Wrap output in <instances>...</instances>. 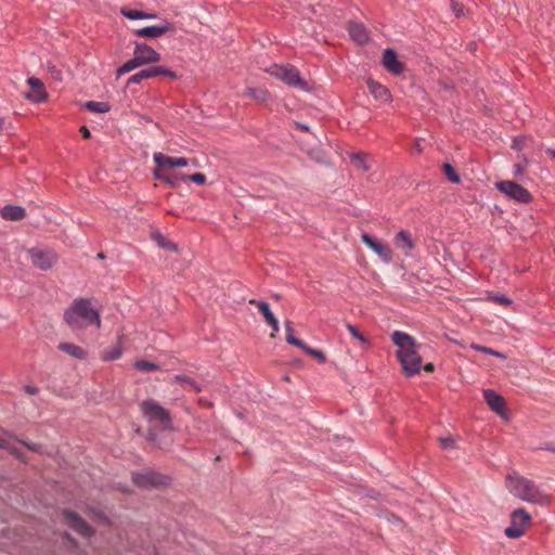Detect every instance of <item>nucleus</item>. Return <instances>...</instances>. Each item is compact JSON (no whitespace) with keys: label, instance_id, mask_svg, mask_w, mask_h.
Wrapping results in <instances>:
<instances>
[{"label":"nucleus","instance_id":"1","mask_svg":"<svg viewBox=\"0 0 555 555\" xmlns=\"http://www.w3.org/2000/svg\"><path fill=\"white\" fill-rule=\"evenodd\" d=\"M392 343L398 347L397 359L406 377H412L421 372L423 359L420 354L421 345L409 334L395 331L391 334Z\"/></svg>","mask_w":555,"mask_h":555},{"label":"nucleus","instance_id":"2","mask_svg":"<svg viewBox=\"0 0 555 555\" xmlns=\"http://www.w3.org/2000/svg\"><path fill=\"white\" fill-rule=\"evenodd\" d=\"M64 321L73 330H83L94 325L101 327V318L98 310L92 307L91 300L76 298L64 311Z\"/></svg>","mask_w":555,"mask_h":555},{"label":"nucleus","instance_id":"3","mask_svg":"<svg viewBox=\"0 0 555 555\" xmlns=\"http://www.w3.org/2000/svg\"><path fill=\"white\" fill-rule=\"evenodd\" d=\"M506 483L509 492L522 501L539 505H546L550 502L548 496L532 480L517 474L509 475Z\"/></svg>","mask_w":555,"mask_h":555},{"label":"nucleus","instance_id":"4","mask_svg":"<svg viewBox=\"0 0 555 555\" xmlns=\"http://www.w3.org/2000/svg\"><path fill=\"white\" fill-rule=\"evenodd\" d=\"M140 411L144 418L153 426L169 429L172 421L169 412L154 400H144L140 403Z\"/></svg>","mask_w":555,"mask_h":555},{"label":"nucleus","instance_id":"5","mask_svg":"<svg viewBox=\"0 0 555 555\" xmlns=\"http://www.w3.org/2000/svg\"><path fill=\"white\" fill-rule=\"evenodd\" d=\"M268 73L291 87L299 88L301 90L307 89L306 81L301 78L299 72L292 65L273 64L268 68Z\"/></svg>","mask_w":555,"mask_h":555},{"label":"nucleus","instance_id":"6","mask_svg":"<svg viewBox=\"0 0 555 555\" xmlns=\"http://www.w3.org/2000/svg\"><path fill=\"white\" fill-rule=\"evenodd\" d=\"M530 520V515L524 508L514 511L511 515L512 524L504 530L505 535L511 539L520 538L524 534L525 528L529 525Z\"/></svg>","mask_w":555,"mask_h":555},{"label":"nucleus","instance_id":"7","mask_svg":"<svg viewBox=\"0 0 555 555\" xmlns=\"http://www.w3.org/2000/svg\"><path fill=\"white\" fill-rule=\"evenodd\" d=\"M495 186L509 199H514L522 204L531 201V194L529 191L514 181H500L495 183Z\"/></svg>","mask_w":555,"mask_h":555},{"label":"nucleus","instance_id":"8","mask_svg":"<svg viewBox=\"0 0 555 555\" xmlns=\"http://www.w3.org/2000/svg\"><path fill=\"white\" fill-rule=\"evenodd\" d=\"M31 263L42 270H49L56 261V255L52 249L33 247L28 250Z\"/></svg>","mask_w":555,"mask_h":555},{"label":"nucleus","instance_id":"9","mask_svg":"<svg viewBox=\"0 0 555 555\" xmlns=\"http://www.w3.org/2000/svg\"><path fill=\"white\" fill-rule=\"evenodd\" d=\"M361 241L372 250L374 251L379 259L385 263H390L392 261V250L391 248L385 244L383 241L370 235L369 233L361 234Z\"/></svg>","mask_w":555,"mask_h":555},{"label":"nucleus","instance_id":"10","mask_svg":"<svg viewBox=\"0 0 555 555\" xmlns=\"http://www.w3.org/2000/svg\"><path fill=\"white\" fill-rule=\"evenodd\" d=\"M132 480L134 485L140 488H154L165 486L167 483L166 476L150 469L141 473H133Z\"/></svg>","mask_w":555,"mask_h":555},{"label":"nucleus","instance_id":"11","mask_svg":"<svg viewBox=\"0 0 555 555\" xmlns=\"http://www.w3.org/2000/svg\"><path fill=\"white\" fill-rule=\"evenodd\" d=\"M64 521L77 533L82 537L93 534V529L76 513L70 511L63 512Z\"/></svg>","mask_w":555,"mask_h":555},{"label":"nucleus","instance_id":"12","mask_svg":"<svg viewBox=\"0 0 555 555\" xmlns=\"http://www.w3.org/2000/svg\"><path fill=\"white\" fill-rule=\"evenodd\" d=\"M29 92L26 93V99L34 103H41L47 100L48 93L43 82L37 77H29L27 79Z\"/></svg>","mask_w":555,"mask_h":555},{"label":"nucleus","instance_id":"13","mask_svg":"<svg viewBox=\"0 0 555 555\" xmlns=\"http://www.w3.org/2000/svg\"><path fill=\"white\" fill-rule=\"evenodd\" d=\"M133 55L139 59L142 65L156 63L160 60V54L146 43H135Z\"/></svg>","mask_w":555,"mask_h":555},{"label":"nucleus","instance_id":"14","mask_svg":"<svg viewBox=\"0 0 555 555\" xmlns=\"http://www.w3.org/2000/svg\"><path fill=\"white\" fill-rule=\"evenodd\" d=\"M172 30V24L168 21H164L159 25L146 26L143 28L135 29L133 33L135 36L141 38H157L164 34Z\"/></svg>","mask_w":555,"mask_h":555},{"label":"nucleus","instance_id":"15","mask_svg":"<svg viewBox=\"0 0 555 555\" xmlns=\"http://www.w3.org/2000/svg\"><path fill=\"white\" fill-rule=\"evenodd\" d=\"M483 399L492 411H494L500 416L505 415V400L500 393L492 389H485Z\"/></svg>","mask_w":555,"mask_h":555},{"label":"nucleus","instance_id":"16","mask_svg":"<svg viewBox=\"0 0 555 555\" xmlns=\"http://www.w3.org/2000/svg\"><path fill=\"white\" fill-rule=\"evenodd\" d=\"M153 159L159 168L186 167L189 165V160L184 157H170L160 152L154 153Z\"/></svg>","mask_w":555,"mask_h":555},{"label":"nucleus","instance_id":"17","mask_svg":"<svg viewBox=\"0 0 555 555\" xmlns=\"http://www.w3.org/2000/svg\"><path fill=\"white\" fill-rule=\"evenodd\" d=\"M383 65L387 72L399 75L403 72V65L398 60L397 53L392 49H386L383 53Z\"/></svg>","mask_w":555,"mask_h":555},{"label":"nucleus","instance_id":"18","mask_svg":"<svg viewBox=\"0 0 555 555\" xmlns=\"http://www.w3.org/2000/svg\"><path fill=\"white\" fill-rule=\"evenodd\" d=\"M249 304L255 306L262 313L266 322L270 325L273 332L278 333L280 331L279 321L272 313L268 302L251 299L249 300Z\"/></svg>","mask_w":555,"mask_h":555},{"label":"nucleus","instance_id":"19","mask_svg":"<svg viewBox=\"0 0 555 555\" xmlns=\"http://www.w3.org/2000/svg\"><path fill=\"white\" fill-rule=\"evenodd\" d=\"M348 33L351 39L360 44H363L369 41V33L364 25H362L361 23H349Z\"/></svg>","mask_w":555,"mask_h":555},{"label":"nucleus","instance_id":"20","mask_svg":"<svg viewBox=\"0 0 555 555\" xmlns=\"http://www.w3.org/2000/svg\"><path fill=\"white\" fill-rule=\"evenodd\" d=\"M393 243L397 248L404 250L406 255L415 247L411 234L405 230H401L395 235Z\"/></svg>","mask_w":555,"mask_h":555},{"label":"nucleus","instance_id":"21","mask_svg":"<svg viewBox=\"0 0 555 555\" xmlns=\"http://www.w3.org/2000/svg\"><path fill=\"white\" fill-rule=\"evenodd\" d=\"M367 88L375 99L380 100L383 102H387L390 100V93L388 89L385 86L380 85L379 82L373 79H369Z\"/></svg>","mask_w":555,"mask_h":555},{"label":"nucleus","instance_id":"22","mask_svg":"<svg viewBox=\"0 0 555 555\" xmlns=\"http://www.w3.org/2000/svg\"><path fill=\"white\" fill-rule=\"evenodd\" d=\"M26 215L22 206L7 205L1 209V217L5 220H22Z\"/></svg>","mask_w":555,"mask_h":555},{"label":"nucleus","instance_id":"23","mask_svg":"<svg viewBox=\"0 0 555 555\" xmlns=\"http://www.w3.org/2000/svg\"><path fill=\"white\" fill-rule=\"evenodd\" d=\"M121 14L131 21L134 20H155L157 18L156 13H147L144 11L135 10V9H122Z\"/></svg>","mask_w":555,"mask_h":555},{"label":"nucleus","instance_id":"24","mask_svg":"<svg viewBox=\"0 0 555 555\" xmlns=\"http://www.w3.org/2000/svg\"><path fill=\"white\" fill-rule=\"evenodd\" d=\"M175 380L179 384H181L182 386H188L190 387L192 390H194L195 392H201L203 389H204V384L203 383H199L186 375H176L175 376Z\"/></svg>","mask_w":555,"mask_h":555},{"label":"nucleus","instance_id":"25","mask_svg":"<svg viewBox=\"0 0 555 555\" xmlns=\"http://www.w3.org/2000/svg\"><path fill=\"white\" fill-rule=\"evenodd\" d=\"M60 350L63 352L76 358V359H83L86 357V352L82 348H80L77 345L69 344V343H62L59 346Z\"/></svg>","mask_w":555,"mask_h":555},{"label":"nucleus","instance_id":"26","mask_svg":"<svg viewBox=\"0 0 555 555\" xmlns=\"http://www.w3.org/2000/svg\"><path fill=\"white\" fill-rule=\"evenodd\" d=\"M245 94L259 103H264L270 98L269 92L262 88L249 87L246 89Z\"/></svg>","mask_w":555,"mask_h":555},{"label":"nucleus","instance_id":"27","mask_svg":"<svg viewBox=\"0 0 555 555\" xmlns=\"http://www.w3.org/2000/svg\"><path fill=\"white\" fill-rule=\"evenodd\" d=\"M285 332H286L285 339L289 345L296 346L300 349L305 348V343L295 336V332L292 326V322L287 321L285 323Z\"/></svg>","mask_w":555,"mask_h":555},{"label":"nucleus","instance_id":"28","mask_svg":"<svg viewBox=\"0 0 555 555\" xmlns=\"http://www.w3.org/2000/svg\"><path fill=\"white\" fill-rule=\"evenodd\" d=\"M140 66H142V64L140 63L139 59H137V56L133 55L131 60L127 61L116 70V77L119 78L120 76L130 73Z\"/></svg>","mask_w":555,"mask_h":555},{"label":"nucleus","instance_id":"29","mask_svg":"<svg viewBox=\"0 0 555 555\" xmlns=\"http://www.w3.org/2000/svg\"><path fill=\"white\" fill-rule=\"evenodd\" d=\"M149 70L151 73V76L157 77V76H166L170 78H177L176 72L171 70L170 68H167L165 66H151L149 67Z\"/></svg>","mask_w":555,"mask_h":555},{"label":"nucleus","instance_id":"30","mask_svg":"<svg viewBox=\"0 0 555 555\" xmlns=\"http://www.w3.org/2000/svg\"><path fill=\"white\" fill-rule=\"evenodd\" d=\"M85 107L93 113H106L109 111V105L106 102L88 101Z\"/></svg>","mask_w":555,"mask_h":555},{"label":"nucleus","instance_id":"31","mask_svg":"<svg viewBox=\"0 0 555 555\" xmlns=\"http://www.w3.org/2000/svg\"><path fill=\"white\" fill-rule=\"evenodd\" d=\"M365 157H366V155L362 154V153H356V154L350 155L351 163L353 164V166L357 169H359L361 171L369 170V166L366 164Z\"/></svg>","mask_w":555,"mask_h":555},{"label":"nucleus","instance_id":"32","mask_svg":"<svg viewBox=\"0 0 555 555\" xmlns=\"http://www.w3.org/2000/svg\"><path fill=\"white\" fill-rule=\"evenodd\" d=\"M520 158H521V162L515 164L513 167L514 176L518 179H521L524 177L526 169L528 167V164H529V159L526 155H521Z\"/></svg>","mask_w":555,"mask_h":555},{"label":"nucleus","instance_id":"33","mask_svg":"<svg viewBox=\"0 0 555 555\" xmlns=\"http://www.w3.org/2000/svg\"><path fill=\"white\" fill-rule=\"evenodd\" d=\"M150 78H153V76H151V73L147 67V68L141 69L140 72L132 75L128 79L127 85L140 83L142 80L150 79Z\"/></svg>","mask_w":555,"mask_h":555},{"label":"nucleus","instance_id":"34","mask_svg":"<svg viewBox=\"0 0 555 555\" xmlns=\"http://www.w3.org/2000/svg\"><path fill=\"white\" fill-rule=\"evenodd\" d=\"M185 181H186V175H180V173H167L164 179V182L170 186H177L181 182H185Z\"/></svg>","mask_w":555,"mask_h":555},{"label":"nucleus","instance_id":"35","mask_svg":"<svg viewBox=\"0 0 555 555\" xmlns=\"http://www.w3.org/2000/svg\"><path fill=\"white\" fill-rule=\"evenodd\" d=\"M134 367L140 372H154L158 370V365L156 363L139 360L134 363Z\"/></svg>","mask_w":555,"mask_h":555},{"label":"nucleus","instance_id":"36","mask_svg":"<svg viewBox=\"0 0 555 555\" xmlns=\"http://www.w3.org/2000/svg\"><path fill=\"white\" fill-rule=\"evenodd\" d=\"M153 240L157 243V245L162 248L176 250L177 246L172 242L167 241L160 233L153 234Z\"/></svg>","mask_w":555,"mask_h":555},{"label":"nucleus","instance_id":"37","mask_svg":"<svg viewBox=\"0 0 555 555\" xmlns=\"http://www.w3.org/2000/svg\"><path fill=\"white\" fill-rule=\"evenodd\" d=\"M443 171L446 173L447 179L452 183H459L461 181L459 173L450 164H443Z\"/></svg>","mask_w":555,"mask_h":555},{"label":"nucleus","instance_id":"38","mask_svg":"<svg viewBox=\"0 0 555 555\" xmlns=\"http://www.w3.org/2000/svg\"><path fill=\"white\" fill-rule=\"evenodd\" d=\"M346 328H347V331L350 333V335H351L354 339H357L358 341H360L362 345H366V344H367V339L363 336V334H361V333L359 332V330H358L354 325H352V324H350V323H347V324H346Z\"/></svg>","mask_w":555,"mask_h":555},{"label":"nucleus","instance_id":"39","mask_svg":"<svg viewBox=\"0 0 555 555\" xmlns=\"http://www.w3.org/2000/svg\"><path fill=\"white\" fill-rule=\"evenodd\" d=\"M488 299L503 306L512 305V299L503 294H489Z\"/></svg>","mask_w":555,"mask_h":555},{"label":"nucleus","instance_id":"40","mask_svg":"<svg viewBox=\"0 0 555 555\" xmlns=\"http://www.w3.org/2000/svg\"><path fill=\"white\" fill-rule=\"evenodd\" d=\"M121 357V349L119 347H114L109 350H105L103 353V359L105 361L117 360Z\"/></svg>","mask_w":555,"mask_h":555},{"label":"nucleus","instance_id":"41","mask_svg":"<svg viewBox=\"0 0 555 555\" xmlns=\"http://www.w3.org/2000/svg\"><path fill=\"white\" fill-rule=\"evenodd\" d=\"M306 353L317 358L319 360V362L323 363L325 362L326 358L324 356V353L319 350V349H313V348H310L309 346H307L305 344V348H301Z\"/></svg>","mask_w":555,"mask_h":555},{"label":"nucleus","instance_id":"42","mask_svg":"<svg viewBox=\"0 0 555 555\" xmlns=\"http://www.w3.org/2000/svg\"><path fill=\"white\" fill-rule=\"evenodd\" d=\"M528 141L527 137L515 138L512 142V149L519 152L527 146Z\"/></svg>","mask_w":555,"mask_h":555},{"label":"nucleus","instance_id":"43","mask_svg":"<svg viewBox=\"0 0 555 555\" xmlns=\"http://www.w3.org/2000/svg\"><path fill=\"white\" fill-rule=\"evenodd\" d=\"M186 181H192L196 184H204L206 181V176L201 172H195L193 175H186Z\"/></svg>","mask_w":555,"mask_h":555},{"label":"nucleus","instance_id":"44","mask_svg":"<svg viewBox=\"0 0 555 555\" xmlns=\"http://www.w3.org/2000/svg\"><path fill=\"white\" fill-rule=\"evenodd\" d=\"M451 10L456 16H461L464 13V7L456 0L451 1Z\"/></svg>","mask_w":555,"mask_h":555},{"label":"nucleus","instance_id":"45","mask_svg":"<svg viewBox=\"0 0 555 555\" xmlns=\"http://www.w3.org/2000/svg\"><path fill=\"white\" fill-rule=\"evenodd\" d=\"M440 443L443 449H452L455 446V438L453 436L440 438Z\"/></svg>","mask_w":555,"mask_h":555},{"label":"nucleus","instance_id":"46","mask_svg":"<svg viewBox=\"0 0 555 555\" xmlns=\"http://www.w3.org/2000/svg\"><path fill=\"white\" fill-rule=\"evenodd\" d=\"M470 347L475 350H478V351H481L485 353H489V354H492V352H493V349H491L489 347L481 346V345H477V344H473Z\"/></svg>","mask_w":555,"mask_h":555},{"label":"nucleus","instance_id":"47","mask_svg":"<svg viewBox=\"0 0 555 555\" xmlns=\"http://www.w3.org/2000/svg\"><path fill=\"white\" fill-rule=\"evenodd\" d=\"M539 449L555 453V442H545Z\"/></svg>","mask_w":555,"mask_h":555},{"label":"nucleus","instance_id":"48","mask_svg":"<svg viewBox=\"0 0 555 555\" xmlns=\"http://www.w3.org/2000/svg\"><path fill=\"white\" fill-rule=\"evenodd\" d=\"M0 449H9L11 453H16L15 448H10L9 441L3 438H0Z\"/></svg>","mask_w":555,"mask_h":555},{"label":"nucleus","instance_id":"49","mask_svg":"<svg viewBox=\"0 0 555 555\" xmlns=\"http://www.w3.org/2000/svg\"><path fill=\"white\" fill-rule=\"evenodd\" d=\"M24 389H25V392L30 396L36 395L39 390L37 386H33V385H27L24 387Z\"/></svg>","mask_w":555,"mask_h":555},{"label":"nucleus","instance_id":"50","mask_svg":"<svg viewBox=\"0 0 555 555\" xmlns=\"http://www.w3.org/2000/svg\"><path fill=\"white\" fill-rule=\"evenodd\" d=\"M160 169H162V168H159V167H158L157 169H155V170H154V172H153V175H154V177H155L157 180L164 181L165 176H166L167 173L163 172Z\"/></svg>","mask_w":555,"mask_h":555},{"label":"nucleus","instance_id":"51","mask_svg":"<svg viewBox=\"0 0 555 555\" xmlns=\"http://www.w3.org/2000/svg\"><path fill=\"white\" fill-rule=\"evenodd\" d=\"M80 131H81L83 138H86V139L90 138V135H91L90 130L86 126H82Z\"/></svg>","mask_w":555,"mask_h":555},{"label":"nucleus","instance_id":"52","mask_svg":"<svg viewBox=\"0 0 555 555\" xmlns=\"http://www.w3.org/2000/svg\"><path fill=\"white\" fill-rule=\"evenodd\" d=\"M296 127L302 131H306L308 132L310 130L309 126L306 125V124H301V122H296Z\"/></svg>","mask_w":555,"mask_h":555},{"label":"nucleus","instance_id":"53","mask_svg":"<svg viewBox=\"0 0 555 555\" xmlns=\"http://www.w3.org/2000/svg\"><path fill=\"white\" fill-rule=\"evenodd\" d=\"M22 443H24L31 451H38L39 450V447L37 444H35V443H28V442H24V441H22Z\"/></svg>","mask_w":555,"mask_h":555},{"label":"nucleus","instance_id":"54","mask_svg":"<svg viewBox=\"0 0 555 555\" xmlns=\"http://www.w3.org/2000/svg\"><path fill=\"white\" fill-rule=\"evenodd\" d=\"M424 370L428 373L433 372L435 370V366L433 363H427L426 365H424Z\"/></svg>","mask_w":555,"mask_h":555},{"label":"nucleus","instance_id":"55","mask_svg":"<svg viewBox=\"0 0 555 555\" xmlns=\"http://www.w3.org/2000/svg\"><path fill=\"white\" fill-rule=\"evenodd\" d=\"M156 437V434L153 430H149L147 433V439L151 441H154Z\"/></svg>","mask_w":555,"mask_h":555},{"label":"nucleus","instance_id":"56","mask_svg":"<svg viewBox=\"0 0 555 555\" xmlns=\"http://www.w3.org/2000/svg\"><path fill=\"white\" fill-rule=\"evenodd\" d=\"M546 153L555 159V149L547 147Z\"/></svg>","mask_w":555,"mask_h":555},{"label":"nucleus","instance_id":"57","mask_svg":"<svg viewBox=\"0 0 555 555\" xmlns=\"http://www.w3.org/2000/svg\"><path fill=\"white\" fill-rule=\"evenodd\" d=\"M492 356H494V357H496V358H502V359H504V358H505V356H504L503 353H501V352H499V351H496V350H493Z\"/></svg>","mask_w":555,"mask_h":555},{"label":"nucleus","instance_id":"58","mask_svg":"<svg viewBox=\"0 0 555 555\" xmlns=\"http://www.w3.org/2000/svg\"><path fill=\"white\" fill-rule=\"evenodd\" d=\"M492 356H494V357H496V358H502V359H504V358H505V356H504L503 353H501V352H499V351H496V350H493Z\"/></svg>","mask_w":555,"mask_h":555},{"label":"nucleus","instance_id":"59","mask_svg":"<svg viewBox=\"0 0 555 555\" xmlns=\"http://www.w3.org/2000/svg\"><path fill=\"white\" fill-rule=\"evenodd\" d=\"M414 147H415V150H416L418 153H421V152L423 151V147H422V145H421V143H420V142H416V143H415V145H414Z\"/></svg>","mask_w":555,"mask_h":555},{"label":"nucleus","instance_id":"60","mask_svg":"<svg viewBox=\"0 0 555 555\" xmlns=\"http://www.w3.org/2000/svg\"><path fill=\"white\" fill-rule=\"evenodd\" d=\"M98 259H104L105 255L103 253H99L96 256Z\"/></svg>","mask_w":555,"mask_h":555},{"label":"nucleus","instance_id":"61","mask_svg":"<svg viewBox=\"0 0 555 555\" xmlns=\"http://www.w3.org/2000/svg\"><path fill=\"white\" fill-rule=\"evenodd\" d=\"M3 127V120L0 118V129Z\"/></svg>","mask_w":555,"mask_h":555}]
</instances>
